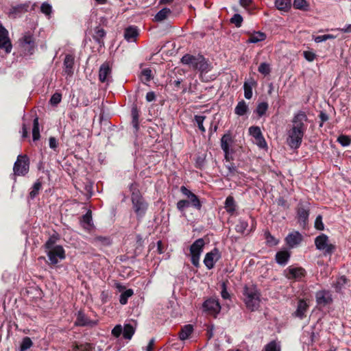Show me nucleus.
I'll return each mask as SVG.
<instances>
[{"label": "nucleus", "instance_id": "nucleus-1", "mask_svg": "<svg viewBox=\"0 0 351 351\" xmlns=\"http://www.w3.org/2000/svg\"><path fill=\"white\" fill-rule=\"evenodd\" d=\"M244 302L251 311L257 309L260 304V292L254 285H245L243 289Z\"/></svg>", "mask_w": 351, "mask_h": 351}, {"label": "nucleus", "instance_id": "nucleus-2", "mask_svg": "<svg viewBox=\"0 0 351 351\" xmlns=\"http://www.w3.org/2000/svg\"><path fill=\"white\" fill-rule=\"evenodd\" d=\"M181 62L188 65L194 70H198L201 72H206L208 70V64L205 58L200 54L193 56L185 54L181 58Z\"/></svg>", "mask_w": 351, "mask_h": 351}, {"label": "nucleus", "instance_id": "nucleus-3", "mask_svg": "<svg viewBox=\"0 0 351 351\" xmlns=\"http://www.w3.org/2000/svg\"><path fill=\"white\" fill-rule=\"evenodd\" d=\"M131 199L133 208L137 217L140 218L143 217L147 211L148 207L147 203L145 201L138 190L132 192Z\"/></svg>", "mask_w": 351, "mask_h": 351}, {"label": "nucleus", "instance_id": "nucleus-4", "mask_svg": "<svg viewBox=\"0 0 351 351\" xmlns=\"http://www.w3.org/2000/svg\"><path fill=\"white\" fill-rule=\"evenodd\" d=\"M315 245L324 256H330L336 250L335 245L330 243L328 237L325 234H321L315 239Z\"/></svg>", "mask_w": 351, "mask_h": 351}, {"label": "nucleus", "instance_id": "nucleus-5", "mask_svg": "<svg viewBox=\"0 0 351 351\" xmlns=\"http://www.w3.org/2000/svg\"><path fill=\"white\" fill-rule=\"evenodd\" d=\"M205 242L203 239L200 238L193 242L190 247V254L191 263L196 267L199 266V258Z\"/></svg>", "mask_w": 351, "mask_h": 351}, {"label": "nucleus", "instance_id": "nucleus-6", "mask_svg": "<svg viewBox=\"0 0 351 351\" xmlns=\"http://www.w3.org/2000/svg\"><path fill=\"white\" fill-rule=\"evenodd\" d=\"M45 253L48 257L49 265H56L60 261L65 259V250L62 245H57L53 249L45 250Z\"/></svg>", "mask_w": 351, "mask_h": 351}, {"label": "nucleus", "instance_id": "nucleus-7", "mask_svg": "<svg viewBox=\"0 0 351 351\" xmlns=\"http://www.w3.org/2000/svg\"><path fill=\"white\" fill-rule=\"evenodd\" d=\"M29 161L27 155H19L14 164L13 171L16 176H25L29 171Z\"/></svg>", "mask_w": 351, "mask_h": 351}, {"label": "nucleus", "instance_id": "nucleus-8", "mask_svg": "<svg viewBox=\"0 0 351 351\" xmlns=\"http://www.w3.org/2000/svg\"><path fill=\"white\" fill-rule=\"evenodd\" d=\"M304 133L290 128L287 132V145L293 149H296L300 147L302 144V139Z\"/></svg>", "mask_w": 351, "mask_h": 351}, {"label": "nucleus", "instance_id": "nucleus-9", "mask_svg": "<svg viewBox=\"0 0 351 351\" xmlns=\"http://www.w3.org/2000/svg\"><path fill=\"white\" fill-rule=\"evenodd\" d=\"M307 121L308 118L306 113L303 111H299L295 114L293 117L292 126L291 128L305 133L306 130V123Z\"/></svg>", "mask_w": 351, "mask_h": 351}, {"label": "nucleus", "instance_id": "nucleus-10", "mask_svg": "<svg viewBox=\"0 0 351 351\" xmlns=\"http://www.w3.org/2000/svg\"><path fill=\"white\" fill-rule=\"evenodd\" d=\"M284 274L289 280H300L304 277L306 271L301 267L289 266L284 271Z\"/></svg>", "mask_w": 351, "mask_h": 351}, {"label": "nucleus", "instance_id": "nucleus-11", "mask_svg": "<svg viewBox=\"0 0 351 351\" xmlns=\"http://www.w3.org/2000/svg\"><path fill=\"white\" fill-rule=\"evenodd\" d=\"M0 49H3L6 53H10L12 45L8 36V31L0 23Z\"/></svg>", "mask_w": 351, "mask_h": 351}, {"label": "nucleus", "instance_id": "nucleus-12", "mask_svg": "<svg viewBox=\"0 0 351 351\" xmlns=\"http://www.w3.org/2000/svg\"><path fill=\"white\" fill-rule=\"evenodd\" d=\"M203 309L208 314L216 316L221 310V306L217 299L209 298L206 300L203 304Z\"/></svg>", "mask_w": 351, "mask_h": 351}, {"label": "nucleus", "instance_id": "nucleus-13", "mask_svg": "<svg viewBox=\"0 0 351 351\" xmlns=\"http://www.w3.org/2000/svg\"><path fill=\"white\" fill-rule=\"evenodd\" d=\"M75 57L71 54H66L63 62V75L71 77L74 73Z\"/></svg>", "mask_w": 351, "mask_h": 351}, {"label": "nucleus", "instance_id": "nucleus-14", "mask_svg": "<svg viewBox=\"0 0 351 351\" xmlns=\"http://www.w3.org/2000/svg\"><path fill=\"white\" fill-rule=\"evenodd\" d=\"M221 258V254L217 248H214L210 252L206 253L204 259V263L208 269L214 267L215 263Z\"/></svg>", "mask_w": 351, "mask_h": 351}, {"label": "nucleus", "instance_id": "nucleus-15", "mask_svg": "<svg viewBox=\"0 0 351 351\" xmlns=\"http://www.w3.org/2000/svg\"><path fill=\"white\" fill-rule=\"evenodd\" d=\"M180 191L189 199L188 201H189V205L192 206L198 210H201L202 203L195 194H194L184 186H182L180 187Z\"/></svg>", "mask_w": 351, "mask_h": 351}, {"label": "nucleus", "instance_id": "nucleus-16", "mask_svg": "<svg viewBox=\"0 0 351 351\" xmlns=\"http://www.w3.org/2000/svg\"><path fill=\"white\" fill-rule=\"evenodd\" d=\"M309 208L308 206H304L302 203L298 204L297 208V218L298 223L301 226L305 228L308 219Z\"/></svg>", "mask_w": 351, "mask_h": 351}, {"label": "nucleus", "instance_id": "nucleus-17", "mask_svg": "<svg viewBox=\"0 0 351 351\" xmlns=\"http://www.w3.org/2000/svg\"><path fill=\"white\" fill-rule=\"evenodd\" d=\"M316 302L318 305L325 306L332 303V294L329 291L321 290L315 293Z\"/></svg>", "mask_w": 351, "mask_h": 351}, {"label": "nucleus", "instance_id": "nucleus-18", "mask_svg": "<svg viewBox=\"0 0 351 351\" xmlns=\"http://www.w3.org/2000/svg\"><path fill=\"white\" fill-rule=\"evenodd\" d=\"M302 241V235L298 231L289 233L285 238L287 244L291 248L297 246Z\"/></svg>", "mask_w": 351, "mask_h": 351}, {"label": "nucleus", "instance_id": "nucleus-19", "mask_svg": "<svg viewBox=\"0 0 351 351\" xmlns=\"http://www.w3.org/2000/svg\"><path fill=\"white\" fill-rule=\"evenodd\" d=\"M111 69L108 62H104L99 68V79L101 82H108L110 77Z\"/></svg>", "mask_w": 351, "mask_h": 351}, {"label": "nucleus", "instance_id": "nucleus-20", "mask_svg": "<svg viewBox=\"0 0 351 351\" xmlns=\"http://www.w3.org/2000/svg\"><path fill=\"white\" fill-rule=\"evenodd\" d=\"M308 308V305L306 302L304 300H300L298 302L296 311L293 313L294 316L301 319H303L306 316Z\"/></svg>", "mask_w": 351, "mask_h": 351}, {"label": "nucleus", "instance_id": "nucleus-21", "mask_svg": "<svg viewBox=\"0 0 351 351\" xmlns=\"http://www.w3.org/2000/svg\"><path fill=\"white\" fill-rule=\"evenodd\" d=\"M256 85L257 83L253 78H250L244 82V96L247 99H250L252 97V88Z\"/></svg>", "mask_w": 351, "mask_h": 351}, {"label": "nucleus", "instance_id": "nucleus-22", "mask_svg": "<svg viewBox=\"0 0 351 351\" xmlns=\"http://www.w3.org/2000/svg\"><path fill=\"white\" fill-rule=\"evenodd\" d=\"M233 143L232 134L230 132L225 134L221 138V147L224 152L230 150V147Z\"/></svg>", "mask_w": 351, "mask_h": 351}, {"label": "nucleus", "instance_id": "nucleus-23", "mask_svg": "<svg viewBox=\"0 0 351 351\" xmlns=\"http://www.w3.org/2000/svg\"><path fill=\"white\" fill-rule=\"evenodd\" d=\"M22 45L24 47H26L25 49L28 50V52L32 54L35 48L34 39L30 34H25L22 38Z\"/></svg>", "mask_w": 351, "mask_h": 351}, {"label": "nucleus", "instance_id": "nucleus-24", "mask_svg": "<svg viewBox=\"0 0 351 351\" xmlns=\"http://www.w3.org/2000/svg\"><path fill=\"white\" fill-rule=\"evenodd\" d=\"M224 208L226 212L233 215L237 210V204L232 196L229 195L226 197L224 203Z\"/></svg>", "mask_w": 351, "mask_h": 351}, {"label": "nucleus", "instance_id": "nucleus-25", "mask_svg": "<svg viewBox=\"0 0 351 351\" xmlns=\"http://www.w3.org/2000/svg\"><path fill=\"white\" fill-rule=\"evenodd\" d=\"M138 35V29L133 26L126 28L124 32V37L128 42L135 41Z\"/></svg>", "mask_w": 351, "mask_h": 351}, {"label": "nucleus", "instance_id": "nucleus-26", "mask_svg": "<svg viewBox=\"0 0 351 351\" xmlns=\"http://www.w3.org/2000/svg\"><path fill=\"white\" fill-rule=\"evenodd\" d=\"M106 31L99 27H97L95 29L93 34V39L99 44L100 47L104 45V38L106 36Z\"/></svg>", "mask_w": 351, "mask_h": 351}, {"label": "nucleus", "instance_id": "nucleus-27", "mask_svg": "<svg viewBox=\"0 0 351 351\" xmlns=\"http://www.w3.org/2000/svg\"><path fill=\"white\" fill-rule=\"evenodd\" d=\"M290 258V253L288 251H280L276 254V262L281 265H285L287 263Z\"/></svg>", "mask_w": 351, "mask_h": 351}, {"label": "nucleus", "instance_id": "nucleus-28", "mask_svg": "<svg viewBox=\"0 0 351 351\" xmlns=\"http://www.w3.org/2000/svg\"><path fill=\"white\" fill-rule=\"evenodd\" d=\"M266 34L262 32H255L252 34L247 40V43H257L266 39Z\"/></svg>", "mask_w": 351, "mask_h": 351}, {"label": "nucleus", "instance_id": "nucleus-29", "mask_svg": "<svg viewBox=\"0 0 351 351\" xmlns=\"http://www.w3.org/2000/svg\"><path fill=\"white\" fill-rule=\"evenodd\" d=\"M75 324L76 326H84L94 323L90 321L82 312L79 311Z\"/></svg>", "mask_w": 351, "mask_h": 351}, {"label": "nucleus", "instance_id": "nucleus-30", "mask_svg": "<svg viewBox=\"0 0 351 351\" xmlns=\"http://www.w3.org/2000/svg\"><path fill=\"white\" fill-rule=\"evenodd\" d=\"M248 106L244 100H241L238 102L237 105L234 108V113L239 116L245 115L248 111Z\"/></svg>", "mask_w": 351, "mask_h": 351}, {"label": "nucleus", "instance_id": "nucleus-31", "mask_svg": "<svg viewBox=\"0 0 351 351\" xmlns=\"http://www.w3.org/2000/svg\"><path fill=\"white\" fill-rule=\"evenodd\" d=\"M132 115V125L135 130L137 132L139 129L138 125V118H139V112L136 106H134L131 110Z\"/></svg>", "mask_w": 351, "mask_h": 351}, {"label": "nucleus", "instance_id": "nucleus-32", "mask_svg": "<svg viewBox=\"0 0 351 351\" xmlns=\"http://www.w3.org/2000/svg\"><path fill=\"white\" fill-rule=\"evenodd\" d=\"M135 332V328L130 324L124 325L123 328V336L125 339H131Z\"/></svg>", "mask_w": 351, "mask_h": 351}, {"label": "nucleus", "instance_id": "nucleus-33", "mask_svg": "<svg viewBox=\"0 0 351 351\" xmlns=\"http://www.w3.org/2000/svg\"><path fill=\"white\" fill-rule=\"evenodd\" d=\"M193 330V326L190 324L185 325L182 328L179 337L181 340H185L189 338Z\"/></svg>", "mask_w": 351, "mask_h": 351}, {"label": "nucleus", "instance_id": "nucleus-34", "mask_svg": "<svg viewBox=\"0 0 351 351\" xmlns=\"http://www.w3.org/2000/svg\"><path fill=\"white\" fill-rule=\"evenodd\" d=\"M82 226L85 229H88L93 225L92 223V214L90 211H88L84 215L80 221Z\"/></svg>", "mask_w": 351, "mask_h": 351}, {"label": "nucleus", "instance_id": "nucleus-35", "mask_svg": "<svg viewBox=\"0 0 351 351\" xmlns=\"http://www.w3.org/2000/svg\"><path fill=\"white\" fill-rule=\"evenodd\" d=\"M275 5L280 10L287 11L291 8V0H276Z\"/></svg>", "mask_w": 351, "mask_h": 351}, {"label": "nucleus", "instance_id": "nucleus-36", "mask_svg": "<svg viewBox=\"0 0 351 351\" xmlns=\"http://www.w3.org/2000/svg\"><path fill=\"white\" fill-rule=\"evenodd\" d=\"M171 10L167 8H165L160 10L156 15H155V21H162L167 18V16L171 14Z\"/></svg>", "mask_w": 351, "mask_h": 351}, {"label": "nucleus", "instance_id": "nucleus-37", "mask_svg": "<svg viewBox=\"0 0 351 351\" xmlns=\"http://www.w3.org/2000/svg\"><path fill=\"white\" fill-rule=\"evenodd\" d=\"M39 123L38 118L36 117L33 121L32 137L34 141L40 138Z\"/></svg>", "mask_w": 351, "mask_h": 351}, {"label": "nucleus", "instance_id": "nucleus-38", "mask_svg": "<svg viewBox=\"0 0 351 351\" xmlns=\"http://www.w3.org/2000/svg\"><path fill=\"white\" fill-rule=\"evenodd\" d=\"M248 227V223L244 219H240L238 223L235 226V230L237 232L244 234Z\"/></svg>", "mask_w": 351, "mask_h": 351}, {"label": "nucleus", "instance_id": "nucleus-39", "mask_svg": "<svg viewBox=\"0 0 351 351\" xmlns=\"http://www.w3.org/2000/svg\"><path fill=\"white\" fill-rule=\"evenodd\" d=\"M265 351H280L281 348L279 342L276 341H271L265 345L264 348Z\"/></svg>", "mask_w": 351, "mask_h": 351}, {"label": "nucleus", "instance_id": "nucleus-40", "mask_svg": "<svg viewBox=\"0 0 351 351\" xmlns=\"http://www.w3.org/2000/svg\"><path fill=\"white\" fill-rule=\"evenodd\" d=\"M347 279L345 276H341L337 279L335 282L333 284V287L335 288L337 291H340L343 287L346 285Z\"/></svg>", "mask_w": 351, "mask_h": 351}, {"label": "nucleus", "instance_id": "nucleus-41", "mask_svg": "<svg viewBox=\"0 0 351 351\" xmlns=\"http://www.w3.org/2000/svg\"><path fill=\"white\" fill-rule=\"evenodd\" d=\"M133 294H134V291L132 289H127L126 291H125L124 292H123L121 294L120 298H119V302L123 305L127 304L128 298L130 297H131Z\"/></svg>", "mask_w": 351, "mask_h": 351}, {"label": "nucleus", "instance_id": "nucleus-42", "mask_svg": "<svg viewBox=\"0 0 351 351\" xmlns=\"http://www.w3.org/2000/svg\"><path fill=\"white\" fill-rule=\"evenodd\" d=\"M268 109V104L267 102H261L257 105L256 108V113L258 115V117L263 116Z\"/></svg>", "mask_w": 351, "mask_h": 351}, {"label": "nucleus", "instance_id": "nucleus-43", "mask_svg": "<svg viewBox=\"0 0 351 351\" xmlns=\"http://www.w3.org/2000/svg\"><path fill=\"white\" fill-rule=\"evenodd\" d=\"M32 341L31 339L28 337H25L23 339L22 342L21 343L19 351H25L27 349L30 348L32 346Z\"/></svg>", "mask_w": 351, "mask_h": 351}, {"label": "nucleus", "instance_id": "nucleus-44", "mask_svg": "<svg viewBox=\"0 0 351 351\" xmlns=\"http://www.w3.org/2000/svg\"><path fill=\"white\" fill-rule=\"evenodd\" d=\"M40 11L49 19L52 13V7L47 2H44L41 4Z\"/></svg>", "mask_w": 351, "mask_h": 351}, {"label": "nucleus", "instance_id": "nucleus-45", "mask_svg": "<svg viewBox=\"0 0 351 351\" xmlns=\"http://www.w3.org/2000/svg\"><path fill=\"white\" fill-rule=\"evenodd\" d=\"M42 187V183L40 181L37 180L33 185L32 190L29 193V196L32 199H34L39 193Z\"/></svg>", "mask_w": 351, "mask_h": 351}, {"label": "nucleus", "instance_id": "nucleus-46", "mask_svg": "<svg viewBox=\"0 0 351 351\" xmlns=\"http://www.w3.org/2000/svg\"><path fill=\"white\" fill-rule=\"evenodd\" d=\"M57 240H58L57 237H56V236L50 237L44 245L45 250H48L50 249H53V247H56L58 245L56 244Z\"/></svg>", "mask_w": 351, "mask_h": 351}, {"label": "nucleus", "instance_id": "nucleus-47", "mask_svg": "<svg viewBox=\"0 0 351 351\" xmlns=\"http://www.w3.org/2000/svg\"><path fill=\"white\" fill-rule=\"evenodd\" d=\"M293 7L296 9L307 10L308 4L306 0H294Z\"/></svg>", "mask_w": 351, "mask_h": 351}, {"label": "nucleus", "instance_id": "nucleus-48", "mask_svg": "<svg viewBox=\"0 0 351 351\" xmlns=\"http://www.w3.org/2000/svg\"><path fill=\"white\" fill-rule=\"evenodd\" d=\"M152 78V72L150 69L146 68V69H144L141 71V80L143 82H149Z\"/></svg>", "mask_w": 351, "mask_h": 351}, {"label": "nucleus", "instance_id": "nucleus-49", "mask_svg": "<svg viewBox=\"0 0 351 351\" xmlns=\"http://www.w3.org/2000/svg\"><path fill=\"white\" fill-rule=\"evenodd\" d=\"M265 237L266 239L267 244L269 246H274L278 243V240H277L274 236H272L269 232H265Z\"/></svg>", "mask_w": 351, "mask_h": 351}, {"label": "nucleus", "instance_id": "nucleus-50", "mask_svg": "<svg viewBox=\"0 0 351 351\" xmlns=\"http://www.w3.org/2000/svg\"><path fill=\"white\" fill-rule=\"evenodd\" d=\"M258 71L261 74H263L264 75H267L271 72L270 65L268 63L263 62L259 65Z\"/></svg>", "mask_w": 351, "mask_h": 351}, {"label": "nucleus", "instance_id": "nucleus-51", "mask_svg": "<svg viewBox=\"0 0 351 351\" xmlns=\"http://www.w3.org/2000/svg\"><path fill=\"white\" fill-rule=\"evenodd\" d=\"M205 119H206L205 116H202V115H195V121L199 130L202 133H204L206 132V129L203 125V122L205 120Z\"/></svg>", "mask_w": 351, "mask_h": 351}, {"label": "nucleus", "instance_id": "nucleus-52", "mask_svg": "<svg viewBox=\"0 0 351 351\" xmlns=\"http://www.w3.org/2000/svg\"><path fill=\"white\" fill-rule=\"evenodd\" d=\"M249 132L250 134L254 138L263 135L260 128L258 126H251L249 128Z\"/></svg>", "mask_w": 351, "mask_h": 351}, {"label": "nucleus", "instance_id": "nucleus-53", "mask_svg": "<svg viewBox=\"0 0 351 351\" xmlns=\"http://www.w3.org/2000/svg\"><path fill=\"white\" fill-rule=\"evenodd\" d=\"M230 22L234 24L236 27H240L243 22V17L239 14H235L231 18Z\"/></svg>", "mask_w": 351, "mask_h": 351}, {"label": "nucleus", "instance_id": "nucleus-54", "mask_svg": "<svg viewBox=\"0 0 351 351\" xmlns=\"http://www.w3.org/2000/svg\"><path fill=\"white\" fill-rule=\"evenodd\" d=\"M335 36L332 34H324L321 36H317L314 38V41L317 43H322L326 41L328 39H334Z\"/></svg>", "mask_w": 351, "mask_h": 351}, {"label": "nucleus", "instance_id": "nucleus-55", "mask_svg": "<svg viewBox=\"0 0 351 351\" xmlns=\"http://www.w3.org/2000/svg\"><path fill=\"white\" fill-rule=\"evenodd\" d=\"M177 208L182 212L185 210L186 208H188L189 205V201L186 199H182L178 202L177 203Z\"/></svg>", "mask_w": 351, "mask_h": 351}, {"label": "nucleus", "instance_id": "nucleus-56", "mask_svg": "<svg viewBox=\"0 0 351 351\" xmlns=\"http://www.w3.org/2000/svg\"><path fill=\"white\" fill-rule=\"evenodd\" d=\"M61 99H62L61 94L58 93H56L51 96V97L50 99V103H51V104L56 106L61 101Z\"/></svg>", "mask_w": 351, "mask_h": 351}, {"label": "nucleus", "instance_id": "nucleus-57", "mask_svg": "<svg viewBox=\"0 0 351 351\" xmlns=\"http://www.w3.org/2000/svg\"><path fill=\"white\" fill-rule=\"evenodd\" d=\"M315 228L318 230H323L324 229V225L322 221V215H318L315 221Z\"/></svg>", "mask_w": 351, "mask_h": 351}, {"label": "nucleus", "instance_id": "nucleus-58", "mask_svg": "<svg viewBox=\"0 0 351 351\" xmlns=\"http://www.w3.org/2000/svg\"><path fill=\"white\" fill-rule=\"evenodd\" d=\"M337 141L342 145V146H348L350 143V139L348 136L345 135H341L338 137Z\"/></svg>", "mask_w": 351, "mask_h": 351}, {"label": "nucleus", "instance_id": "nucleus-59", "mask_svg": "<svg viewBox=\"0 0 351 351\" xmlns=\"http://www.w3.org/2000/svg\"><path fill=\"white\" fill-rule=\"evenodd\" d=\"M256 144L261 149L267 148V145L263 137V136H261L258 138H255Z\"/></svg>", "mask_w": 351, "mask_h": 351}, {"label": "nucleus", "instance_id": "nucleus-60", "mask_svg": "<svg viewBox=\"0 0 351 351\" xmlns=\"http://www.w3.org/2000/svg\"><path fill=\"white\" fill-rule=\"evenodd\" d=\"M303 56L304 58L308 62H313L316 57L315 53L310 51H304L303 52Z\"/></svg>", "mask_w": 351, "mask_h": 351}, {"label": "nucleus", "instance_id": "nucleus-61", "mask_svg": "<svg viewBox=\"0 0 351 351\" xmlns=\"http://www.w3.org/2000/svg\"><path fill=\"white\" fill-rule=\"evenodd\" d=\"M123 332V328L121 325H117L112 330V335L115 337H119Z\"/></svg>", "mask_w": 351, "mask_h": 351}, {"label": "nucleus", "instance_id": "nucleus-62", "mask_svg": "<svg viewBox=\"0 0 351 351\" xmlns=\"http://www.w3.org/2000/svg\"><path fill=\"white\" fill-rule=\"evenodd\" d=\"M95 240L106 245H109L111 243L110 239L105 237H97Z\"/></svg>", "mask_w": 351, "mask_h": 351}, {"label": "nucleus", "instance_id": "nucleus-63", "mask_svg": "<svg viewBox=\"0 0 351 351\" xmlns=\"http://www.w3.org/2000/svg\"><path fill=\"white\" fill-rule=\"evenodd\" d=\"M221 295L225 300L230 298V294L227 291L226 285L225 282H223L221 285Z\"/></svg>", "mask_w": 351, "mask_h": 351}, {"label": "nucleus", "instance_id": "nucleus-64", "mask_svg": "<svg viewBox=\"0 0 351 351\" xmlns=\"http://www.w3.org/2000/svg\"><path fill=\"white\" fill-rule=\"evenodd\" d=\"M315 326L312 327L311 331L309 332L311 343L315 341L317 339V337L319 336L318 331H315Z\"/></svg>", "mask_w": 351, "mask_h": 351}]
</instances>
